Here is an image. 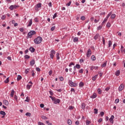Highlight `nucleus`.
Returning a JSON list of instances; mask_svg holds the SVG:
<instances>
[{
  "label": "nucleus",
  "mask_w": 125,
  "mask_h": 125,
  "mask_svg": "<svg viewBox=\"0 0 125 125\" xmlns=\"http://www.w3.org/2000/svg\"><path fill=\"white\" fill-rule=\"evenodd\" d=\"M49 98H51L54 104H59V103H60V99H57L56 98L53 97L52 96H49Z\"/></svg>",
  "instance_id": "nucleus-1"
},
{
  "label": "nucleus",
  "mask_w": 125,
  "mask_h": 125,
  "mask_svg": "<svg viewBox=\"0 0 125 125\" xmlns=\"http://www.w3.org/2000/svg\"><path fill=\"white\" fill-rule=\"evenodd\" d=\"M42 41V37L39 36L37 38L35 39L34 40V43L35 44H40L41 42Z\"/></svg>",
  "instance_id": "nucleus-2"
},
{
  "label": "nucleus",
  "mask_w": 125,
  "mask_h": 125,
  "mask_svg": "<svg viewBox=\"0 0 125 125\" xmlns=\"http://www.w3.org/2000/svg\"><path fill=\"white\" fill-rule=\"evenodd\" d=\"M34 35H36V31L34 30H31L29 31L27 34V38H32Z\"/></svg>",
  "instance_id": "nucleus-3"
},
{
  "label": "nucleus",
  "mask_w": 125,
  "mask_h": 125,
  "mask_svg": "<svg viewBox=\"0 0 125 125\" xmlns=\"http://www.w3.org/2000/svg\"><path fill=\"white\" fill-rule=\"evenodd\" d=\"M56 53V52L54 49H52L50 52V57L51 59H53V57H54V55H55V54Z\"/></svg>",
  "instance_id": "nucleus-4"
},
{
  "label": "nucleus",
  "mask_w": 125,
  "mask_h": 125,
  "mask_svg": "<svg viewBox=\"0 0 125 125\" xmlns=\"http://www.w3.org/2000/svg\"><path fill=\"white\" fill-rule=\"evenodd\" d=\"M68 84H69L70 86H71V87H74V86H77V83L73 82L72 80L68 81Z\"/></svg>",
  "instance_id": "nucleus-5"
},
{
  "label": "nucleus",
  "mask_w": 125,
  "mask_h": 125,
  "mask_svg": "<svg viewBox=\"0 0 125 125\" xmlns=\"http://www.w3.org/2000/svg\"><path fill=\"white\" fill-rule=\"evenodd\" d=\"M86 55L87 57H88V58H89V57H90V56H91V50L90 49H89L87 51Z\"/></svg>",
  "instance_id": "nucleus-6"
},
{
  "label": "nucleus",
  "mask_w": 125,
  "mask_h": 125,
  "mask_svg": "<svg viewBox=\"0 0 125 125\" xmlns=\"http://www.w3.org/2000/svg\"><path fill=\"white\" fill-rule=\"evenodd\" d=\"M42 7V3H39L36 5V6L35 7V10L36 11H39V8H41Z\"/></svg>",
  "instance_id": "nucleus-7"
},
{
  "label": "nucleus",
  "mask_w": 125,
  "mask_h": 125,
  "mask_svg": "<svg viewBox=\"0 0 125 125\" xmlns=\"http://www.w3.org/2000/svg\"><path fill=\"white\" fill-rule=\"evenodd\" d=\"M124 88H125V85L121 84L119 87L118 90L119 91H122Z\"/></svg>",
  "instance_id": "nucleus-8"
},
{
  "label": "nucleus",
  "mask_w": 125,
  "mask_h": 125,
  "mask_svg": "<svg viewBox=\"0 0 125 125\" xmlns=\"http://www.w3.org/2000/svg\"><path fill=\"white\" fill-rule=\"evenodd\" d=\"M115 118V116L114 115H112L109 119V121L111 124H114V119Z\"/></svg>",
  "instance_id": "nucleus-9"
},
{
  "label": "nucleus",
  "mask_w": 125,
  "mask_h": 125,
  "mask_svg": "<svg viewBox=\"0 0 125 125\" xmlns=\"http://www.w3.org/2000/svg\"><path fill=\"white\" fill-rule=\"evenodd\" d=\"M90 69L91 71H93V70H98V66H94L93 65L90 67Z\"/></svg>",
  "instance_id": "nucleus-10"
},
{
  "label": "nucleus",
  "mask_w": 125,
  "mask_h": 125,
  "mask_svg": "<svg viewBox=\"0 0 125 125\" xmlns=\"http://www.w3.org/2000/svg\"><path fill=\"white\" fill-rule=\"evenodd\" d=\"M32 24H33V19H31L29 20V21L28 22L27 27H31V26H32Z\"/></svg>",
  "instance_id": "nucleus-11"
},
{
  "label": "nucleus",
  "mask_w": 125,
  "mask_h": 125,
  "mask_svg": "<svg viewBox=\"0 0 125 125\" xmlns=\"http://www.w3.org/2000/svg\"><path fill=\"white\" fill-rule=\"evenodd\" d=\"M97 97V95L95 93H94L92 96H90V98L92 99H94V98H96Z\"/></svg>",
  "instance_id": "nucleus-12"
},
{
  "label": "nucleus",
  "mask_w": 125,
  "mask_h": 125,
  "mask_svg": "<svg viewBox=\"0 0 125 125\" xmlns=\"http://www.w3.org/2000/svg\"><path fill=\"white\" fill-rule=\"evenodd\" d=\"M100 37V35L99 34L97 33L96 34V35L94 37V39L96 40L97 39H98Z\"/></svg>",
  "instance_id": "nucleus-13"
},
{
  "label": "nucleus",
  "mask_w": 125,
  "mask_h": 125,
  "mask_svg": "<svg viewBox=\"0 0 125 125\" xmlns=\"http://www.w3.org/2000/svg\"><path fill=\"white\" fill-rule=\"evenodd\" d=\"M81 108L83 110H84L85 109V104H84V103L82 104Z\"/></svg>",
  "instance_id": "nucleus-14"
},
{
  "label": "nucleus",
  "mask_w": 125,
  "mask_h": 125,
  "mask_svg": "<svg viewBox=\"0 0 125 125\" xmlns=\"http://www.w3.org/2000/svg\"><path fill=\"white\" fill-rule=\"evenodd\" d=\"M29 50H30V51L32 53H34V52H35V48H34V47H30V48H29Z\"/></svg>",
  "instance_id": "nucleus-15"
},
{
  "label": "nucleus",
  "mask_w": 125,
  "mask_h": 125,
  "mask_svg": "<svg viewBox=\"0 0 125 125\" xmlns=\"http://www.w3.org/2000/svg\"><path fill=\"white\" fill-rule=\"evenodd\" d=\"M30 66H34L35 65V60H32L30 62Z\"/></svg>",
  "instance_id": "nucleus-16"
},
{
  "label": "nucleus",
  "mask_w": 125,
  "mask_h": 125,
  "mask_svg": "<svg viewBox=\"0 0 125 125\" xmlns=\"http://www.w3.org/2000/svg\"><path fill=\"white\" fill-rule=\"evenodd\" d=\"M15 93V91H14V89H12L10 94L11 97H13Z\"/></svg>",
  "instance_id": "nucleus-17"
},
{
  "label": "nucleus",
  "mask_w": 125,
  "mask_h": 125,
  "mask_svg": "<svg viewBox=\"0 0 125 125\" xmlns=\"http://www.w3.org/2000/svg\"><path fill=\"white\" fill-rule=\"evenodd\" d=\"M120 74H121V71H120V70H117L115 72V76H116V77H118V76H120Z\"/></svg>",
  "instance_id": "nucleus-18"
},
{
  "label": "nucleus",
  "mask_w": 125,
  "mask_h": 125,
  "mask_svg": "<svg viewBox=\"0 0 125 125\" xmlns=\"http://www.w3.org/2000/svg\"><path fill=\"white\" fill-rule=\"evenodd\" d=\"M110 18H111V19H115V18H116V14H112L110 16Z\"/></svg>",
  "instance_id": "nucleus-19"
},
{
  "label": "nucleus",
  "mask_w": 125,
  "mask_h": 125,
  "mask_svg": "<svg viewBox=\"0 0 125 125\" xmlns=\"http://www.w3.org/2000/svg\"><path fill=\"white\" fill-rule=\"evenodd\" d=\"M98 76V75H96L94 76H93L92 78V81H96V78Z\"/></svg>",
  "instance_id": "nucleus-20"
},
{
  "label": "nucleus",
  "mask_w": 125,
  "mask_h": 125,
  "mask_svg": "<svg viewBox=\"0 0 125 125\" xmlns=\"http://www.w3.org/2000/svg\"><path fill=\"white\" fill-rule=\"evenodd\" d=\"M83 85H84V84L83 83V82H80L79 83V87H83Z\"/></svg>",
  "instance_id": "nucleus-21"
},
{
  "label": "nucleus",
  "mask_w": 125,
  "mask_h": 125,
  "mask_svg": "<svg viewBox=\"0 0 125 125\" xmlns=\"http://www.w3.org/2000/svg\"><path fill=\"white\" fill-rule=\"evenodd\" d=\"M91 59L92 61H95V60H96V58H95V56L94 55H92L91 57Z\"/></svg>",
  "instance_id": "nucleus-22"
},
{
  "label": "nucleus",
  "mask_w": 125,
  "mask_h": 125,
  "mask_svg": "<svg viewBox=\"0 0 125 125\" xmlns=\"http://www.w3.org/2000/svg\"><path fill=\"white\" fill-rule=\"evenodd\" d=\"M67 123L69 125H72V121L70 119H68L67 121Z\"/></svg>",
  "instance_id": "nucleus-23"
},
{
  "label": "nucleus",
  "mask_w": 125,
  "mask_h": 125,
  "mask_svg": "<svg viewBox=\"0 0 125 125\" xmlns=\"http://www.w3.org/2000/svg\"><path fill=\"white\" fill-rule=\"evenodd\" d=\"M0 115H2V116H5V115H6V113H5V112L3 111H0Z\"/></svg>",
  "instance_id": "nucleus-24"
},
{
  "label": "nucleus",
  "mask_w": 125,
  "mask_h": 125,
  "mask_svg": "<svg viewBox=\"0 0 125 125\" xmlns=\"http://www.w3.org/2000/svg\"><path fill=\"white\" fill-rule=\"evenodd\" d=\"M32 85H29V84H27L26 85V88L27 89H28V90H29V89H31V87H32Z\"/></svg>",
  "instance_id": "nucleus-25"
},
{
  "label": "nucleus",
  "mask_w": 125,
  "mask_h": 125,
  "mask_svg": "<svg viewBox=\"0 0 125 125\" xmlns=\"http://www.w3.org/2000/svg\"><path fill=\"white\" fill-rule=\"evenodd\" d=\"M60 54L59 53L57 52L56 53V58L57 60H59L60 59V57H59Z\"/></svg>",
  "instance_id": "nucleus-26"
},
{
  "label": "nucleus",
  "mask_w": 125,
  "mask_h": 125,
  "mask_svg": "<svg viewBox=\"0 0 125 125\" xmlns=\"http://www.w3.org/2000/svg\"><path fill=\"white\" fill-rule=\"evenodd\" d=\"M5 83H9V77L6 78V79L4 81Z\"/></svg>",
  "instance_id": "nucleus-27"
},
{
  "label": "nucleus",
  "mask_w": 125,
  "mask_h": 125,
  "mask_svg": "<svg viewBox=\"0 0 125 125\" xmlns=\"http://www.w3.org/2000/svg\"><path fill=\"white\" fill-rule=\"evenodd\" d=\"M3 104L4 105H6V106H7V105H8V102L6 100H5L3 101Z\"/></svg>",
  "instance_id": "nucleus-28"
},
{
  "label": "nucleus",
  "mask_w": 125,
  "mask_h": 125,
  "mask_svg": "<svg viewBox=\"0 0 125 125\" xmlns=\"http://www.w3.org/2000/svg\"><path fill=\"white\" fill-rule=\"evenodd\" d=\"M97 91L99 94H101L102 93V90L99 88H98Z\"/></svg>",
  "instance_id": "nucleus-29"
},
{
  "label": "nucleus",
  "mask_w": 125,
  "mask_h": 125,
  "mask_svg": "<svg viewBox=\"0 0 125 125\" xmlns=\"http://www.w3.org/2000/svg\"><path fill=\"white\" fill-rule=\"evenodd\" d=\"M21 79H22V76H21V75L18 76V77H17V81H20Z\"/></svg>",
  "instance_id": "nucleus-30"
},
{
  "label": "nucleus",
  "mask_w": 125,
  "mask_h": 125,
  "mask_svg": "<svg viewBox=\"0 0 125 125\" xmlns=\"http://www.w3.org/2000/svg\"><path fill=\"white\" fill-rule=\"evenodd\" d=\"M78 41H79V39L78 38V37H75L73 39L74 42H78Z\"/></svg>",
  "instance_id": "nucleus-31"
},
{
  "label": "nucleus",
  "mask_w": 125,
  "mask_h": 125,
  "mask_svg": "<svg viewBox=\"0 0 125 125\" xmlns=\"http://www.w3.org/2000/svg\"><path fill=\"white\" fill-rule=\"evenodd\" d=\"M108 47H111V45H112V42L111 41H108Z\"/></svg>",
  "instance_id": "nucleus-32"
},
{
  "label": "nucleus",
  "mask_w": 125,
  "mask_h": 125,
  "mask_svg": "<svg viewBox=\"0 0 125 125\" xmlns=\"http://www.w3.org/2000/svg\"><path fill=\"white\" fill-rule=\"evenodd\" d=\"M106 27L107 28H110L111 27V23H110L109 22H108L106 23Z\"/></svg>",
  "instance_id": "nucleus-33"
},
{
  "label": "nucleus",
  "mask_w": 125,
  "mask_h": 125,
  "mask_svg": "<svg viewBox=\"0 0 125 125\" xmlns=\"http://www.w3.org/2000/svg\"><path fill=\"white\" fill-rule=\"evenodd\" d=\"M107 20V19L104 18V20L103 21L102 23V26H103V25L105 24V22H106Z\"/></svg>",
  "instance_id": "nucleus-34"
},
{
  "label": "nucleus",
  "mask_w": 125,
  "mask_h": 125,
  "mask_svg": "<svg viewBox=\"0 0 125 125\" xmlns=\"http://www.w3.org/2000/svg\"><path fill=\"white\" fill-rule=\"evenodd\" d=\"M41 118H42V119L43 120H47V117H46V116H44V115H42V116H41Z\"/></svg>",
  "instance_id": "nucleus-35"
},
{
  "label": "nucleus",
  "mask_w": 125,
  "mask_h": 125,
  "mask_svg": "<svg viewBox=\"0 0 125 125\" xmlns=\"http://www.w3.org/2000/svg\"><path fill=\"white\" fill-rule=\"evenodd\" d=\"M72 66H75V63H74L73 62L70 63V64L68 65V67H72Z\"/></svg>",
  "instance_id": "nucleus-36"
},
{
  "label": "nucleus",
  "mask_w": 125,
  "mask_h": 125,
  "mask_svg": "<svg viewBox=\"0 0 125 125\" xmlns=\"http://www.w3.org/2000/svg\"><path fill=\"white\" fill-rule=\"evenodd\" d=\"M106 65H107V62H104L103 64H102V68H104V67H106Z\"/></svg>",
  "instance_id": "nucleus-37"
},
{
  "label": "nucleus",
  "mask_w": 125,
  "mask_h": 125,
  "mask_svg": "<svg viewBox=\"0 0 125 125\" xmlns=\"http://www.w3.org/2000/svg\"><path fill=\"white\" fill-rule=\"evenodd\" d=\"M6 17V16H5V15H2L1 17V20H4Z\"/></svg>",
  "instance_id": "nucleus-38"
},
{
  "label": "nucleus",
  "mask_w": 125,
  "mask_h": 125,
  "mask_svg": "<svg viewBox=\"0 0 125 125\" xmlns=\"http://www.w3.org/2000/svg\"><path fill=\"white\" fill-rule=\"evenodd\" d=\"M25 102H30V99H29V97H26V100H25Z\"/></svg>",
  "instance_id": "nucleus-39"
},
{
  "label": "nucleus",
  "mask_w": 125,
  "mask_h": 125,
  "mask_svg": "<svg viewBox=\"0 0 125 125\" xmlns=\"http://www.w3.org/2000/svg\"><path fill=\"white\" fill-rule=\"evenodd\" d=\"M94 114H98V110L96 108L94 109Z\"/></svg>",
  "instance_id": "nucleus-40"
},
{
  "label": "nucleus",
  "mask_w": 125,
  "mask_h": 125,
  "mask_svg": "<svg viewBox=\"0 0 125 125\" xmlns=\"http://www.w3.org/2000/svg\"><path fill=\"white\" fill-rule=\"evenodd\" d=\"M29 71H30L29 69H26L25 70L24 73L25 74H27L29 73Z\"/></svg>",
  "instance_id": "nucleus-41"
},
{
  "label": "nucleus",
  "mask_w": 125,
  "mask_h": 125,
  "mask_svg": "<svg viewBox=\"0 0 125 125\" xmlns=\"http://www.w3.org/2000/svg\"><path fill=\"white\" fill-rule=\"evenodd\" d=\"M75 67L77 68V69H80L81 65L79 64H77L75 66Z\"/></svg>",
  "instance_id": "nucleus-42"
},
{
  "label": "nucleus",
  "mask_w": 125,
  "mask_h": 125,
  "mask_svg": "<svg viewBox=\"0 0 125 125\" xmlns=\"http://www.w3.org/2000/svg\"><path fill=\"white\" fill-rule=\"evenodd\" d=\"M79 73H80V74H83V69L82 68L80 69L79 71Z\"/></svg>",
  "instance_id": "nucleus-43"
},
{
  "label": "nucleus",
  "mask_w": 125,
  "mask_h": 125,
  "mask_svg": "<svg viewBox=\"0 0 125 125\" xmlns=\"http://www.w3.org/2000/svg\"><path fill=\"white\" fill-rule=\"evenodd\" d=\"M120 102V100L119 99H116L115 101V103H116V104H118V103H119Z\"/></svg>",
  "instance_id": "nucleus-44"
},
{
  "label": "nucleus",
  "mask_w": 125,
  "mask_h": 125,
  "mask_svg": "<svg viewBox=\"0 0 125 125\" xmlns=\"http://www.w3.org/2000/svg\"><path fill=\"white\" fill-rule=\"evenodd\" d=\"M101 29H102V26L100 25L97 28V30L98 31H99V30H101Z\"/></svg>",
  "instance_id": "nucleus-45"
},
{
  "label": "nucleus",
  "mask_w": 125,
  "mask_h": 125,
  "mask_svg": "<svg viewBox=\"0 0 125 125\" xmlns=\"http://www.w3.org/2000/svg\"><path fill=\"white\" fill-rule=\"evenodd\" d=\"M24 58L25 59H29V58H30V56L28 55H25L24 56Z\"/></svg>",
  "instance_id": "nucleus-46"
},
{
  "label": "nucleus",
  "mask_w": 125,
  "mask_h": 125,
  "mask_svg": "<svg viewBox=\"0 0 125 125\" xmlns=\"http://www.w3.org/2000/svg\"><path fill=\"white\" fill-rule=\"evenodd\" d=\"M81 20H82L83 21H84L85 20V17L84 16H82L81 17Z\"/></svg>",
  "instance_id": "nucleus-47"
},
{
  "label": "nucleus",
  "mask_w": 125,
  "mask_h": 125,
  "mask_svg": "<svg viewBox=\"0 0 125 125\" xmlns=\"http://www.w3.org/2000/svg\"><path fill=\"white\" fill-rule=\"evenodd\" d=\"M102 39H103V44L105 45V38L104 37H102Z\"/></svg>",
  "instance_id": "nucleus-48"
},
{
  "label": "nucleus",
  "mask_w": 125,
  "mask_h": 125,
  "mask_svg": "<svg viewBox=\"0 0 125 125\" xmlns=\"http://www.w3.org/2000/svg\"><path fill=\"white\" fill-rule=\"evenodd\" d=\"M57 17V14L55 13L53 16V19H55L56 17Z\"/></svg>",
  "instance_id": "nucleus-49"
},
{
  "label": "nucleus",
  "mask_w": 125,
  "mask_h": 125,
  "mask_svg": "<svg viewBox=\"0 0 125 125\" xmlns=\"http://www.w3.org/2000/svg\"><path fill=\"white\" fill-rule=\"evenodd\" d=\"M60 81H61V82H63V81H64V78H63L62 76H61L60 77Z\"/></svg>",
  "instance_id": "nucleus-50"
},
{
  "label": "nucleus",
  "mask_w": 125,
  "mask_h": 125,
  "mask_svg": "<svg viewBox=\"0 0 125 125\" xmlns=\"http://www.w3.org/2000/svg\"><path fill=\"white\" fill-rule=\"evenodd\" d=\"M90 124V121L88 120H86V125H89Z\"/></svg>",
  "instance_id": "nucleus-51"
},
{
  "label": "nucleus",
  "mask_w": 125,
  "mask_h": 125,
  "mask_svg": "<svg viewBox=\"0 0 125 125\" xmlns=\"http://www.w3.org/2000/svg\"><path fill=\"white\" fill-rule=\"evenodd\" d=\"M100 20V18L98 20L95 19L94 22H95V23H98V22H99Z\"/></svg>",
  "instance_id": "nucleus-52"
},
{
  "label": "nucleus",
  "mask_w": 125,
  "mask_h": 125,
  "mask_svg": "<svg viewBox=\"0 0 125 125\" xmlns=\"http://www.w3.org/2000/svg\"><path fill=\"white\" fill-rule=\"evenodd\" d=\"M9 8L11 9V10H13L14 9V8L13 7V5H12L10 6Z\"/></svg>",
  "instance_id": "nucleus-53"
},
{
  "label": "nucleus",
  "mask_w": 125,
  "mask_h": 125,
  "mask_svg": "<svg viewBox=\"0 0 125 125\" xmlns=\"http://www.w3.org/2000/svg\"><path fill=\"white\" fill-rule=\"evenodd\" d=\"M72 3V1H70L68 3H67L66 4V5L67 6H70V5H71V4Z\"/></svg>",
  "instance_id": "nucleus-54"
},
{
  "label": "nucleus",
  "mask_w": 125,
  "mask_h": 125,
  "mask_svg": "<svg viewBox=\"0 0 125 125\" xmlns=\"http://www.w3.org/2000/svg\"><path fill=\"white\" fill-rule=\"evenodd\" d=\"M14 98L16 101H18V98L17 97V95H15Z\"/></svg>",
  "instance_id": "nucleus-55"
},
{
  "label": "nucleus",
  "mask_w": 125,
  "mask_h": 125,
  "mask_svg": "<svg viewBox=\"0 0 125 125\" xmlns=\"http://www.w3.org/2000/svg\"><path fill=\"white\" fill-rule=\"evenodd\" d=\"M36 70L37 72H41V69L39 67H36Z\"/></svg>",
  "instance_id": "nucleus-56"
},
{
  "label": "nucleus",
  "mask_w": 125,
  "mask_h": 125,
  "mask_svg": "<svg viewBox=\"0 0 125 125\" xmlns=\"http://www.w3.org/2000/svg\"><path fill=\"white\" fill-rule=\"evenodd\" d=\"M46 124L48 125H52V124L50 123L48 121H46Z\"/></svg>",
  "instance_id": "nucleus-57"
},
{
  "label": "nucleus",
  "mask_w": 125,
  "mask_h": 125,
  "mask_svg": "<svg viewBox=\"0 0 125 125\" xmlns=\"http://www.w3.org/2000/svg\"><path fill=\"white\" fill-rule=\"evenodd\" d=\"M68 109H69V110H73V109H74V106H69V107H68Z\"/></svg>",
  "instance_id": "nucleus-58"
},
{
  "label": "nucleus",
  "mask_w": 125,
  "mask_h": 125,
  "mask_svg": "<svg viewBox=\"0 0 125 125\" xmlns=\"http://www.w3.org/2000/svg\"><path fill=\"white\" fill-rule=\"evenodd\" d=\"M55 30V26H53L51 28V31H54Z\"/></svg>",
  "instance_id": "nucleus-59"
},
{
  "label": "nucleus",
  "mask_w": 125,
  "mask_h": 125,
  "mask_svg": "<svg viewBox=\"0 0 125 125\" xmlns=\"http://www.w3.org/2000/svg\"><path fill=\"white\" fill-rule=\"evenodd\" d=\"M75 125H80V121H77L75 122Z\"/></svg>",
  "instance_id": "nucleus-60"
},
{
  "label": "nucleus",
  "mask_w": 125,
  "mask_h": 125,
  "mask_svg": "<svg viewBox=\"0 0 125 125\" xmlns=\"http://www.w3.org/2000/svg\"><path fill=\"white\" fill-rule=\"evenodd\" d=\"M40 107L41 108H43V107H44V104H40Z\"/></svg>",
  "instance_id": "nucleus-61"
},
{
  "label": "nucleus",
  "mask_w": 125,
  "mask_h": 125,
  "mask_svg": "<svg viewBox=\"0 0 125 125\" xmlns=\"http://www.w3.org/2000/svg\"><path fill=\"white\" fill-rule=\"evenodd\" d=\"M25 116H31V113H30L29 112H27L26 113H25Z\"/></svg>",
  "instance_id": "nucleus-62"
},
{
  "label": "nucleus",
  "mask_w": 125,
  "mask_h": 125,
  "mask_svg": "<svg viewBox=\"0 0 125 125\" xmlns=\"http://www.w3.org/2000/svg\"><path fill=\"white\" fill-rule=\"evenodd\" d=\"M49 93H50V95H53V92L52 91H49Z\"/></svg>",
  "instance_id": "nucleus-63"
},
{
  "label": "nucleus",
  "mask_w": 125,
  "mask_h": 125,
  "mask_svg": "<svg viewBox=\"0 0 125 125\" xmlns=\"http://www.w3.org/2000/svg\"><path fill=\"white\" fill-rule=\"evenodd\" d=\"M34 21H35L36 22H39V20L37 19V18H35Z\"/></svg>",
  "instance_id": "nucleus-64"
}]
</instances>
